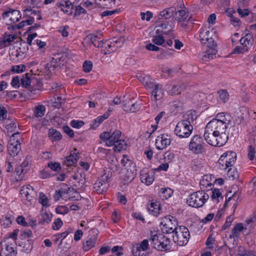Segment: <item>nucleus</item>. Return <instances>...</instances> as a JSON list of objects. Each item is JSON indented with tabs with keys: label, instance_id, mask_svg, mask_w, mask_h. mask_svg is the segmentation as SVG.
Segmentation results:
<instances>
[{
	"label": "nucleus",
	"instance_id": "f257e3e1",
	"mask_svg": "<svg viewBox=\"0 0 256 256\" xmlns=\"http://www.w3.org/2000/svg\"><path fill=\"white\" fill-rule=\"evenodd\" d=\"M184 118L177 124L174 129L176 134L180 138H187L192 134L193 126L191 123L196 119V116L190 112L184 115Z\"/></svg>",
	"mask_w": 256,
	"mask_h": 256
},
{
	"label": "nucleus",
	"instance_id": "f03ea898",
	"mask_svg": "<svg viewBox=\"0 0 256 256\" xmlns=\"http://www.w3.org/2000/svg\"><path fill=\"white\" fill-rule=\"evenodd\" d=\"M120 164L123 168L122 170L121 178L124 184L130 183L136 176V164L127 155H123Z\"/></svg>",
	"mask_w": 256,
	"mask_h": 256
},
{
	"label": "nucleus",
	"instance_id": "7ed1b4c3",
	"mask_svg": "<svg viewBox=\"0 0 256 256\" xmlns=\"http://www.w3.org/2000/svg\"><path fill=\"white\" fill-rule=\"evenodd\" d=\"M112 172L109 170H104L102 174L94 184V190L98 194H102L107 191Z\"/></svg>",
	"mask_w": 256,
	"mask_h": 256
},
{
	"label": "nucleus",
	"instance_id": "20e7f679",
	"mask_svg": "<svg viewBox=\"0 0 256 256\" xmlns=\"http://www.w3.org/2000/svg\"><path fill=\"white\" fill-rule=\"evenodd\" d=\"M209 197V194L204 190H198L190 194L186 202L190 206L198 208L203 206Z\"/></svg>",
	"mask_w": 256,
	"mask_h": 256
},
{
	"label": "nucleus",
	"instance_id": "39448f33",
	"mask_svg": "<svg viewBox=\"0 0 256 256\" xmlns=\"http://www.w3.org/2000/svg\"><path fill=\"white\" fill-rule=\"evenodd\" d=\"M178 220L176 218L172 216H166L161 218L160 227L164 233H174L178 228Z\"/></svg>",
	"mask_w": 256,
	"mask_h": 256
},
{
	"label": "nucleus",
	"instance_id": "423d86ee",
	"mask_svg": "<svg viewBox=\"0 0 256 256\" xmlns=\"http://www.w3.org/2000/svg\"><path fill=\"white\" fill-rule=\"evenodd\" d=\"M173 240L180 246L187 244L188 242L190 234L187 228L184 226H180L174 232Z\"/></svg>",
	"mask_w": 256,
	"mask_h": 256
},
{
	"label": "nucleus",
	"instance_id": "0eeeda50",
	"mask_svg": "<svg viewBox=\"0 0 256 256\" xmlns=\"http://www.w3.org/2000/svg\"><path fill=\"white\" fill-rule=\"evenodd\" d=\"M22 138L19 132L14 133L10 138L8 145V151L10 156H16L21 150L20 142Z\"/></svg>",
	"mask_w": 256,
	"mask_h": 256
},
{
	"label": "nucleus",
	"instance_id": "6e6552de",
	"mask_svg": "<svg viewBox=\"0 0 256 256\" xmlns=\"http://www.w3.org/2000/svg\"><path fill=\"white\" fill-rule=\"evenodd\" d=\"M236 160V154L233 152H227L221 156L218 160V167L220 170H225L232 166Z\"/></svg>",
	"mask_w": 256,
	"mask_h": 256
},
{
	"label": "nucleus",
	"instance_id": "1a4fd4ad",
	"mask_svg": "<svg viewBox=\"0 0 256 256\" xmlns=\"http://www.w3.org/2000/svg\"><path fill=\"white\" fill-rule=\"evenodd\" d=\"M204 146V142L202 138L198 134H195L190 139L188 148L192 153L198 154L203 152Z\"/></svg>",
	"mask_w": 256,
	"mask_h": 256
},
{
	"label": "nucleus",
	"instance_id": "9d476101",
	"mask_svg": "<svg viewBox=\"0 0 256 256\" xmlns=\"http://www.w3.org/2000/svg\"><path fill=\"white\" fill-rule=\"evenodd\" d=\"M214 32L212 30H208L206 28L202 29L200 32V40L203 45H206L208 48H216V44L212 36Z\"/></svg>",
	"mask_w": 256,
	"mask_h": 256
},
{
	"label": "nucleus",
	"instance_id": "9b49d317",
	"mask_svg": "<svg viewBox=\"0 0 256 256\" xmlns=\"http://www.w3.org/2000/svg\"><path fill=\"white\" fill-rule=\"evenodd\" d=\"M21 17L22 14L20 10L12 9L4 12L2 15L4 22L8 26L18 22Z\"/></svg>",
	"mask_w": 256,
	"mask_h": 256
},
{
	"label": "nucleus",
	"instance_id": "f8f14e48",
	"mask_svg": "<svg viewBox=\"0 0 256 256\" xmlns=\"http://www.w3.org/2000/svg\"><path fill=\"white\" fill-rule=\"evenodd\" d=\"M20 194L22 198L26 200L24 204L26 205L32 204L36 200V192L34 191V188L29 184L23 186L21 188Z\"/></svg>",
	"mask_w": 256,
	"mask_h": 256
},
{
	"label": "nucleus",
	"instance_id": "ddd939ff",
	"mask_svg": "<svg viewBox=\"0 0 256 256\" xmlns=\"http://www.w3.org/2000/svg\"><path fill=\"white\" fill-rule=\"evenodd\" d=\"M154 172L146 168H143L140 172L141 182L147 186H149L153 182L154 180Z\"/></svg>",
	"mask_w": 256,
	"mask_h": 256
},
{
	"label": "nucleus",
	"instance_id": "4468645a",
	"mask_svg": "<svg viewBox=\"0 0 256 256\" xmlns=\"http://www.w3.org/2000/svg\"><path fill=\"white\" fill-rule=\"evenodd\" d=\"M215 134H225L227 127L222 123L218 122L216 120H212L206 126Z\"/></svg>",
	"mask_w": 256,
	"mask_h": 256
},
{
	"label": "nucleus",
	"instance_id": "2eb2a0df",
	"mask_svg": "<svg viewBox=\"0 0 256 256\" xmlns=\"http://www.w3.org/2000/svg\"><path fill=\"white\" fill-rule=\"evenodd\" d=\"M18 38L16 34H8L5 32L0 38V49L5 48L12 44Z\"/></svg>",
	"mask_w": 256,
	"mask_h": 256
},
{
	"label": "nucleus",
	"instance_id": "dca6fc26",
	"mask_svg": "<svg viewBox=\"0 0 256 256\" xmlns=\"http://www.w3.org/2000/svg\"><path fill=\"white\" fill-rule=\"evenodd\" d=\"M170 136L168 134H162L158 136L156 140V146L158 150H164L170 144Z\"/></svg>",
	"mask_w": 256,
	"mask_h": 256
},
{
	"label": "nucleus",
	"instance_id": "f3484780",
	"mask_svg": "<svg viewBox=\"0 0 256 256\" xmlns=\"http://www.w3.org/2000/svg\"><path fill=\"white\" fill-rule=\"evenodd\" d=\"M16 251L14 245L4 242L2 248L0 250V256H16Z\"/></svg>",
	"mask_w": 256,
	"mask_h": 256
},
{
	"label": "nucleus",
	"instance_id": "a211bd4d",
	"mask_svg": "<svg viewBox=\"0 0 256 256\" xmlns=\"http://www.w3.org/2000/svg\"><path fill=\"white\" fill-rule=\"evenodd\" d=\"M139 81L142 84L146 89H152L156 84L149 76L144 74L138 76Z\"/></svg>",
	"mask_w": 256,
	"mask_h": 256
},
{
	"label": "nucleus",
	"instance_id": "6ab92c4d",
	"mask_svg": "<svg viewBox=\"0 0 256 256\" xmlns=\"http://www.w3.org/2000/svg\"><path fill=\"white\" fill-rule=\"evenodd\" d=\"M208 49L199 54V57L203 60L207 62L212 59L216 54L217 50L216 48H208Z\"/></svg>",
	"mask_w": 256,
	"mask_h": 256
},
{
	"label": "nucleus",
	"instance_id": "aec40b11",
	"mask_svg": "<svg viewBox=\"0 0 256 256\" xmlns=\"http://www.w3.org/2000/svg\"><path fill=\"white\" fill-rule=\"evenodd\" d=\"M216 136V134L214 133V132L208 126H206L204 136L207 143L211 146H215Z\"/></svg>",
	"mask_w": 256,
	"mask_h": 256
},
{
	"label": "nucleus",
	"instance_id": "412c9836",
	"mask_svg": "<svg viewBox=\"0 0 256 256\" xmlns=\"http://www.w3.org/2000/svg\"><path fill=\"white\" fill-rule=\"evenodd\" d=\"M97 236L94 234L89 235L84 240L82 248L84 251H88L93 248L96 242Z\"/></svg>",
	"mask_w": 256,
	"mask_h": 256
},
{
	"label": "nucleus",
	"instance_id": "4be33fe9",
	"mask_svg": "<svg viewBox=\"0 0 256 256\" xmlns=\"http://www.w3.org/2000/svg\"><path fill=\"white\" fill-rule=\"evenodd\" d=\"M152 100L154 101L160 100L164 96L162 86L158 84H156L152 89Z\"/></svg>",
	"mask_w": 256,
	"mask_h": 256
},
{
	"label": "nucleus",
	"instance_id": "5701e85b",
	"mask_svg": "<svg viewBox=\"0 0 256 256\" xmlns=\"http://www.w3.org/2000/svg\"><path fill=\"white\" fill-rule=\"evenodd\" d=\"M212 120H216L220 123H222L224 125L228 128V126L230 124L232 120L230 115L228 113L220 112L216 114V118Z\"/></svg>",
	"mask_w": 256,
	"mask_h": 256
},
{
	"label": "nucleus",
	"instance_id": "b1692460",
	"mask_svg": "<svg viewBox=\"0 0 256 256\" xmlns=\"http://www.w3.org/2000/svg\"><path fill=\"white\" fill-rule=\"evenodd\" d=\"M147 210L150 214L158 216L161 211L160 202L156 201L152 202L148 206Z\"/></svg>",
	"mask_w": 256,
	"mask_h": 256
},
{
	"label": "nucleus",
	"instance_id": "393cba45",
	"mask_svg": "<svg viewBox=\"0 0 256 256\" xmlns=\"http://www.w3.org/2000/svg\"><path fill=\"white\" fill-rule=\"evenodd\" d=\"M89 38L93 45L96 48L103 47V39L100 34H92L89 36Z\"/></svg>",
	"mask_w": 256,
	"mask_h": 256
},
{
	"label": "nucleus",
	"instance_id": "a878e982",
	"mask_svg": "<svg viewBox=\"0 0 256 256\" xmlns=\"http://www.w3.org/2000/svg\"><path fill=\"white\" fill-rule=\"evenodd\" d=\"M60 7L64 12L70 15L72 13V9L74 6L70 0H63L60 4Z\"/></svg>",
	"mask_w": 256,
	"mask_h": 256
},
{
	"label": "nucleus",
	"instance_id": "bb28decb",
	"mask_svg": "<svg viewBox=\"0 0 256 256\" xmlns=\"http://www.w3.org/2000/svg\"><path fill=\"white\" fill-rule=\"evenodd\" d=\"M170 240L162 235L160 241L159 242L158 246L157 247L156 250L159 251H166L170 250Z\"/></svg>",
	"mask_w": 256,
	"mask_h": 256
},
{
	"label": "nucleus",
	"instance_id": "cd10ccee",
	"mask_svg": "<svg viewBox=\"0 0 256 256\" xmlns=\"http://www.w3.org/2000/svg\"><path fill=\"white\" fill-rule=\"evenodd\" d=\"M240 42L243 46V47L245 48L244 50H247L248 48L252 46L254 42V39L252 34H246L240 38Z\"/></svg>",
	"mask_w": 256,
	"mask_h": 256
},
{
	"label": "nucleus",
	"instance_id": "c85d7f7f",
	"mask_svg": "<svg viewBox=\"0 0 256 256\" xmlns=\"http://www.w3.org/2000/svg\"><path fill=\"white\" fill-rule=\"evenodd\" d=\"M244 230H246V228L244 227L242 223H238L232 230L231 234L230 236V238H238L240 236V233Z\"/></svg>",
	"mask_w": 256,
	"mask_h": 256
},
{
	"label": "nucleus",
	"instance_id": "c756f323",
	"mask_svg": "<svg viewBox=\"0 0 256 256\" xmlns=\"http://www.w3.org/2000/svg\"><path fill=\"white\" fill-rule=\"evenodd\" d=\"M162 235L163 234H156L152 232H150L149 240L151 246L156 250L157 249V247L158 246L159 242L160 241Z\"/></svg>",
	"mask_w": 256,
	"mask_h": 256
},
{
	"label": "nucleus",
	"instance_id": "7c9ffc66",
	"mask_svg": "<svg viewBox=\"0 0 256 256\" xmlns=\"http://www.w3.org/2000/svg\"><path fill=\"white\" fill-rule=\"evenodd\" d=\"M123 107L124 110L126 112H134L138 111L140 108V104L138 102L131 104L130 106H127L126 100H123Z\"/></svg>",
	"mask_w": 256,
	"mask_h": 256
},
{
	"label": "nucleus",
	"instance_id": "2f4dec72",
	"mask_svg": "<svg viewBox=\"0 0 256 256\" xmlns=\"http://www.w3.org/2000/svg\"><path fill=\"white\" fill-rule=\"evenodd\" d=\"M122 136V132L120 130H116L112 134L110 133V140L107 142V146H113L116 142L119 140Z\"/></svg>",
	"mask_w": 256,
	"mask_h": 256
},
{
	"label": "nucleus",
	"instance_id": "473e14b6",
	"mask_svg": "<svg viewBox=\"0 0 256 256\" xmlns=\"http://www.w3.org/2000/svg\"><path fill=\"white\" fill-rule=\"evenodd\" d=\"M201 188H211L212 184V176L206 174L202 176L200 182Z\"/></svg>",
	"mask_w": 256,
	"mask_h": 256
},
{
	"label": "nucleus",
	"instance_id": "72a5a7b5",
	"mask_svg": "<svg viewBox=\"0 0 256 256\" xmlns=\"http://www.w3.org/2000/svg\"><path fill=\"white\" fill-rule=\"evenodd\" d=\"M185 87L186 86H184V84H179L173 86L170 89L168 86L166 89L168 93L172 96L180 94L185 88Z\"/></svg>",
	"mask_w": 256,
	"mask_h": 256
},
{
	"label": "nucleus",
	"instance_id": "f704fd0d",
	"mask_svg": "<svg viewBox=\"0 0 256 256\" xmlns=\"http://www.w3.org/2000/svg\"><path fill=\"white\" fill-rule=\"evenodd\" d=\"M19 246L22 248V250L23 252L28 253L32 249V240L31 239H28L26 240L22 241Z\"/></svg>",
	"mask_w": 256,
	"mask_h": 256
},
{
	"label": "nucleus",
	"instance_id": "c9c22d12",
	"mask_svg": "<svg viewBox=\"0 0 256 256\" xmlns=\"http://www.w3.org/2000/svg\"><path fill=\"white\" fill-rule=\"evenodd\" d=\"M228 140V136L225 134H216V138L215 140L214 146H224Z\"/></svg>",
	"mask_w": 256,
	"mask_h": 256
},
{
	"label": "nucleus",
	"instance_id": "e433bc0d",
	"mask_svg": "<svg viewBox=\"0 0 256 256\" xmlns=\"http://www.w3.org/2000/svg\"><path fill=\"white\" fill-rule=\"evenodd\" d=\"M25 54V51H22V47L16 49L14 48H10L9 55L11 60H15L16 58L22 56Z\"/></svg>",
	"mask_w": 256,
	"mask_h": 256
},
{
	"label": "nucleus",
	"instance_id": "4c0bfd02",
	"mask_svg": "<svg viewBox=\"0 0 256 256\" xmlns=\"http://www.w3.org/2000/svg\"><path fill=\"white\" fill-rule=\"evenodd\" d=\"M48 137L52 142L60 140L62 138V136L60 132L54 128H50L48 130Z\"/></svg>",
	"mask_w": 256,
	"mask_h": 256
},
{
	"label": "nucleus",
	"instance_id": "58836bf2",
	"mask_svg": "<svg viewBox=\"0 0 256 256\" xmlns=\"http://www.w3.org/2000/svg\"><path fill=\"white\" fill-rule=\"evenodd\" d=\"M77 158L78 155L75 152H74L66 158L64 163L66 166H70L74 165L77 162Z\"/></svg>",
	"mask_w": 256,
	"mask_h": 256
},
{
	"label": "nucleus",
	"instance_id": "ea45409f",
	"mask_svg": "<svg viewBox=\"0 0 256 256\" xmlns=\"http://www.w3.org/2000/svg\"><path fill=\"white\" fill-rule=\"evenodd\" d=\"M173 194V190L168 188H162L158 192L159 196L162 200H167Z\"/></svg>",
	"mask_w": 256,
	"mask_h": 256
},
{
	"label": "nucleus",
	"instance_id": "a19ab883",
	"mask_svg": "<svg viewBox=\"0 0 256 256\" xmlns=\"http://www.w3.org/2000/svg\"><path fill=\"white\" fill-rule=\"evenodd\" d=\"M40 222L43 225L48 224L52 218V215L50 212H42L40 215Z\"/></svg>",
	"mask_w": 256,
	"mask_h": 256
},
{
	"label": "nucleus",
	"instance_id": "79ce46f5",
	"mask_svg": "<svg viewBox=\"0 0 256 256\" xmlns=\"http://www.w3.org/2000/svg\"><path fill=\"white\" fill-rule=\"evenodd\" d=\"M46 110V106L44 105L39 104L34 107V114L36 118H42L44 115Z\"/></svg>",
	"mask_w": 256,
	"mask_h": 256
},
{
	"label": "nucleus",
	"instance_id": "37998d69",
	"mask_svg": "<svg viewBox=\"0 0 256 256\" xmlns=\"http://www.w3.org/2000/svg\"><path fill=\"white\" fill-rule=\"evenodd\" d=\"M188 14V10L184 8L183 9L178 10L176 12V18L179 21H184L186 19Z\"/></svg>",
	"mask_w": 256,
	"mask_h": 256
},
{
	"label": "nucleus",
	"instance_id": "c03bdc74",
	"mask_svg": "<svg viewBox=\"0 0 256 256\" xmlns=\"http://www.w3.org/2000/svg\"><path fill=\"white\" fill-rule=\"evenodd\" d=\"M238 255L239 256H256V252L255 251L246 250L242 246L238 247Z\"/></svg>",
	"mask_w": 256,
	"mask_h": 256
},
{
	"label": "nucleus",
	"instance_id": "a18cd8bd",
	"mask_svg": "<svg viewBox=\"0 0 256 256\" xmlns=\"http://www.w3.org/2000/svg\"><path fill=\"white\" fill-rule=\"evenodd\" d=\"M32 77V75L28 73L23 75L22 78L20 79L22 86L26 88L29 86L31 82Z\"/></svg>",
	"mask_w": 256,
	"mask_h": 256
},
{
	"label": "nucleus",
	"instance_id": "49530a36",
	"mask_svg": "<svg viewBox=\"0 0 256 256\" xmlns=\"http://www.w3.org/2000/svg\"><path fill=\"white\" fill-rule=\"evenodd\" d=\"M114 150L115 152H120L122 150H126V143L124 140H120L114 144Z\"/></svg>",
	"mask_w": 256,
	"mask_h": 256
},
{
	"label": "nucleus",
	"instance_id": "de8ad7c7",
	"mask_svg": "<svg viewBox=\"0 0 256 256\" xmlns=\"http://www.w3.org/2000/svg\"><path fill=\"white\" fill-rule=\"evenodd\" d=\"M174 12V8H169L161 11L160 15L164 18L167 20L173 15Z\"/></svg>",
	"mask_w": 256,
	"mask_h": 256
},
{
	"label": "nucleus",
	"instance_id": "09e8293b",
	"mask_svg": "<svg viewBox=\"0 0 256 256\" xmlns=\"http://www.w3.org/2000/svg\"><path fill=\"white\" fill-rule=\"evenodd\" d=\"M212 194L211 196V198L212 200L215 201L216 202H218L220 199L222 200L223 198L222 192L218 189L212 190Z\"/></svg>",
	"mask_w": 256,
	"mask_h": 256
},
{
	"label": "nucleus",
	"instance_id": "8fccbe9b",
	"mask_svg": "<svg viewBox=\"0 0 256 256\" xmlns=\"http://www.w3.org/2000/svg\"><path fill=\"white\" fill-rule=\"evenodd\" d=\"M117 43V40H114L113 42H110V43L109 42L104 43L105 48H107V47H108L110 49L108 50V53L114 52L118 46H120L118 45L116 46V44Z\"/></svg>",
	"mask_w": 256,
	"mask_h": 256
},
{
	"label": "nucleus",
	"instance_id": "3c124183",
	"mask_svg": "<svg viewBox=\"0 0 256 256\" xmlns=\"http://www.w3.org/2000/svg\"><path fill=\"white\" fill-rule=\"evenodd\" d=\"M226 177L230 180H234L238 178V173L235 168H230L228 171Z\"/></svg>",
	"mask_w": 256,
	"mask_h": 256
},
{
	"label": "nucleus",
	"instance_id": "603ef678",
	"mask_svg": "<svg viewBox=\"0 0 256 256\" xmlns=\"http://www.w3.org/2000/svg\"><path fill=\"white\" fill-rule=\"evenodd\" d=\"M38 202L42 206L48 207L50 206L48 204V199L43 192L40 193Z\"/></svg>",
	"mask_w": 256,
	"mask_h": 256
},
{
	"label": "nucleus",
	"instance_id": "864d4df0",
	"mask_svg": "<svg viewBox=\"0 0 256 256\" xmlns=\"http://www.w3.org/2000/svg\"><path fill=\"white\" fill-rule=\"evenodd\" d=\"M218 94H219V97L220 100H222L223 102H226L229 100V94L228 92L225 90H220L218 91Z\"/></svg>",
	"mask_w": 256,
	"mask_h": 256
},
{
	"label": "nucleus",
	"instance_id": "5fc2aeb1",
	"mask_svg": "<svg viewBox=\"0 0 256 256\" xmlns=\"http://www.w3.org/2000/svg\"><path fill=\"white\" fill-rule=\"evenodd\" d=\"M32 236V232L30 230H26L21 232L20 235V239L22 241L26 240L28 239H30Z\"/></svg>",
	"mask_w": 256,
	"mask_h": 256
},
{
	"label": "nucleus",
	"instance_id": "6e6d98bb",
	"mask_svg": "<svg viewBox=\"0 0 256 256\" xmlns=\"http://www.w3.org/2000/svg\"><path fill=\"white\" fill-rule=\"evenodd\" d=\"M234 216L233 215H230L229 216L227 217L224 224L222 226L221 228V230H224L229 228L230 226L234 220Z\"/></svg>",
	"mask_w": 256,
	"mask_h": 256
},
{
	"label": "nucleus",
	"instance_id": "4d7b16f0",
	"mask_svg": "<svg viewBox=\"0 0 256 256\" xmlns=\"http://www.w3.org/2000/svg\"><path fill=\"white\" fill-rule=\"evenodd\" d=\"M238 8L237 10V12L238 14L242 17L244 18L248 15L250 10L248 8H242L241 7V2L238 3Z\"/></svg>",
	"mask_w": 256,
	"mask_h": 256
},
{
	"label": "nucleus",
	"instance_id": "13d9d810",
	"mask_svg": "<svg viewBox=\"0 0 256 256\" xmlns=\"http://www.w3.org/2000/svg\"><path fill=\"white\" fill-rule=\"evenodd\" d=\"M149 240L144 239L140 244L136 247L138 251L142 250L145 251L148 249Z\"/></svg>",
	"mask_w": 256,
	"mask_h": 256
},
{
	"label": "nucleus",
	"instance_id": "bf43d9fd",
	"mask_svg": "<svg viewBox=\"0 0 256 256\" xmlns=\"http://www.w3.org/2000/svg\"><path fill=\"white\" fill-rule=\"evenodd\" d=\"M69 26H61L59 27L58 32L63 37H67L68 36Z\"/></svg>",
	"mask_w": 256,
	"mask_h": 256
},
{
	"label": "nucleus",
	"instance_id": "052dcab7",
	"mask_svg": "<svg viewBox=\"0 0 256 256\" xmlns=\"http://www.w3.org/2000/svg\"><path fill=\"white\" fill-rule=\"evenodd\" d=\"M26 69V66L24 64H20L17 66H12L11 71L16 72H22Z\"/></svg>",
	"mask_w": 256,
	"mask_h": 256
},
{
	"label": "nucleus",
	"instance_id": "680f3d73",
	"mask_svg": "<svg viewBox=\"0 0 256 256\" xmlns=\"http://www.w3.org/2000/svg\"><path fill=\"white\" fill-rule=\"evenodd\" d=\"M108 112H106L103 115L98 116L94 120L96 124L98 123L96 126H98L104 120L108 118Z\"/></svg>",
	"mask_w": 256,
	"mask_h": 256
},
{
	"label": "nucleus",
	"instance_id": "e2e57ef3",
	"mask_svg": "<svg viewBox=\"0 0 256 256\" xmlns=\"http://www.w3.org/2000/svg\"><path fill=\"white\" fill-rule=\"evenodd\" d=\"M86 13V10L80 6H76L74 8L75 16H80L82 14H85Z\"/></svg>",
	"mask_w": 256,
	"mask_h": 256
},
{
	"label": "nucleus",
	"instance_id": "0e129e2a",
	"mask_svg": "<svg viewBox=\"0 0 256 256\" xmlns=\"http://www.w3.org/2000/svg\"><path fill=\"white\" fill-rule=\"evenodd\" d=\"M84 123L82 120H74L70 122V126L76 128H80L84 125Z\"/></svg>",
	"mask_w": 256,
	"mask_h": 256
},
{
	"label": "nucleus",
	"instance_id": "69168bd1",
	"mask_svg": "<svg viewBox=\"0 0 256 256\" xmlns=\"http://www.w3.org/2000/svg\"><path fill=\"white\" fill-rule=\"evenodd\" d=\"M140 14L142 20H146L147 21H150L153 16L152 12L150 11H147L146 12H142Z\"/></svg>",
	"mask_w": 256,
	"mask_h": 256
},
{
	"label": "nucleus",
	"instance_id": "338daca9",
	"mask_svg": "<svg viewBox=\"0 0 256 256\" xmlns=\"http://www.w3.org/2000/svg\"><path fill=\"white\" fill-rule=\"evenodd\" d=\"M83 70L86 72H90L92 67V64L90 61H85L83 64Z\"/></svg>",
	"mask_w": 256,
	"mask_h": 256
},
{
	"label": "nucleus",
	"instance_id": "774afa93",
	"mask_svg": "<svg viewBox=\"0 0 256 256\" xmlns=\"http://www.w3.org/2000/svg\"><path fill=\"white\" fill-rule=\"evenodd\" d=\"M152 42L156 44L161 45L164 42V39L162 36L158 35L154 37Z\"/></svg>",
	"mask_w": 256,
	"mask_h": 256
}]
</instances>
